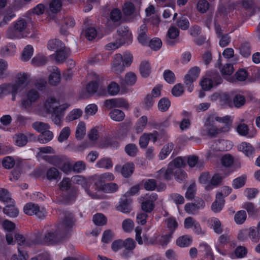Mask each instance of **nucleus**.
I'll list each match as a JSON object with an SVG mask.
<instances>
[{"label":"nucleus","instance_id":"f257e3e1","mask_svg":"<svg viewBox=\"0 0 260 260\" xmlns=\"http://www.w3.org/2000/svg\"><path fill=\"white\" fill-rule=\"evenodd\" d=\"M30 83L28 74L19 73L16 75L14 82L0 86V98L11 94L12 100L14 101L18 94H23L21 105L23 108L42 116L51 113L54 123L61 127L62 125V118L69 104H61L59 100L50 96L42 104L38 105L37 102L40 99L39 93L34 88H29Z\"/></svg>","mask_w":260,"mask_h":260},{"label":"nucleus","instance_id":"f03ea898","mask_svg":"<svg viewBox=\"0 0 260 260\" xmlns=\"http://www.w3.org/2000/svg\"><path fill=\"white\" fill-rule=\"evenodd\" d=\"M74 223L73 216L69 215L62 221L60 226H50L45 227L42 233H38L25 238L22 235L16 236L18 244L20 246H31L37 244L52 245L59 242L62 238V233L71 229Z\"/></svg>","mask_w":260,"mask_h":260},{"label":"nucleus","instance_id":"7ed1b4c3","mask_svg":"<svg viewBox=\"0 0 260 260\" xmlns=\"http://www.w3.org/2000/svg\"><path fill=\"white\" fill-rule=\"evenodd\" d=\"M233 120V117L229 115L219 117L215 114L207 115L205 118L201 134L203 136L214 137L228 132L231 128Z\"/></svg>","mask_w":260,"mask_h":260},{"label":"nucleus","instance_id":"20e7f679","mask_svg":"<svg viewBox=\"0 0 260 260\" xmlns=\"http://www.w3.org/2000/svg\"><path fill=\"white\" fill-rule=\"evenodd\" d=\"M89 82L86 87V91L88 93H96L98 95L104 96L107 95V91L104 83V78L102 75L95 72L90 73L88 76Z\"/></svg>","mask_w":260,"mask_h":260},{"label":"nucleus","instance_id":"39448f33","mask_svg":"<svg viewBox=\"0 0 260 260\" xmlns=\"http://www.w3.org/2000/svg\"><path fill=\"white\" fill-rule=\"evenodd\" d=\"M253 4L252 0H242L239 4H232L230 0H221L218 13L216 14V18L218 19L221 17L224 18L228 14H229L230 17L231 12L234 9L239 10L240 6L244 9L248 10L252 7Z\"/></svg>","mask_w":260,"mask_h":260},{"label":"nucleus","instance_id":"423d86ee","mask_svg":"<svg viewBox=\"0 0 260 260\" xmlns=\"http://www.w3.org/2000/svg\"><path fill=\"white\" fill-rule=\"evenodd\" d=\"M133 60V55L130 52H126L123 55L116 54L111 60V71L116 74H120L124 71L125 67L131 66Z\"/></svg>","mask_w":260,"mask_h":260},{"label":"nucleus","instance_id":"0eeeda50","mask_svg":"<svg viewBox=\"0 0 260 260\" xmlns=\"http://www.w3.org/2000/svg\"><path fill=\"white\" fill-rule=\"evenodd\" d=\"M187 161L185 157H178L170 162L167 169L162 168L158 172L157 177L160 179L169 180L178 169L184 167Z\"/></svg>","mask_w":260,"mask_h":260},{"label":"nucleus","instance_id":"6e6552de","mask_svg":"<svg viewBox=\"0 0 260 260\" xmlns=\"http://www.w3.org/2000/svg\"><path fill=\"white\" fill-rule=\"evenodd\" d=\"M223 178V177L218 174H215L211 177L208 173L205 172L201 174L199 181L204 186L206 190H208L219 184Z\"/></svg>","mask_w":260,"mask_h":260},{"label":"nucleus","instance_id":"1a4fd4ad","mask_svg":"<svg viewBox=\"0 0 260 260\" xmlns=\"http://www.w3.org/2000/svg\"><path fill=\"white\" fill-rule=\"evenodd\" d=\"M233 147L232 142L224 139H220L213 143L210 146L207 153L208 158L215 157L218 155V152L221 151H228Z\"/></svg>","mask_w":260,"mask_h":260},{"label":"nucleus","instance_id":"9d476101","mask_svg":"<svg viewBox=\"0 0 260 260\" xmlns=\"http://www.w3.org/2000/svg\"><path fill=\"white\" fill-rule=\"evenodd\" d=\"M157 199V195L155 193L146 194L141 197V208L146 213L151 212L154 207V202Z\"/></svg>","mask_w":260,"mask_h":260},{"label":"nucleus","instance_id":"9b49d317","mask_svg":"<svg viewBox=\"0 0 260 260\" xmlns=\"http://www.w3.org/2000/svg\"><path fill=\"white\" fill-rule=\"evenodd\" d=\"M24 212L28 215H36L39 218L46 216L47 212L44 208H40L37 205L33 203H28L23 208Z\"/></svg>","mask_w":260,"mask_h":260},{"label":"nucleus","instance_id":"f8f14e48","mask_svg":"<svg viewBox=\"0 0 260 260\" xmlns=\"http://www.w3.org/2000/svg\"><path fill=\"white\" fill-rule=\"evenodd\" d=\"M48 162L59 168L65 173H69L73 169L72 165L67 160L64 161L61 158L57 156H53L52 157H48Z\"/></svg>","mask_w":260,"mask_h":260},{"label":"nucleus","instance_id":"ddd939ff","mask_svg":"<svg viewBox=\"0 0 260 260\" xmlns=\"http://www.w3.org/2000/svg\"><path fill=\"white\" fill-rule=\"evenodd\" d=\"M114 179V175L110 172L105 173L100 175H95L92 177V180L94 181L96 188L101 187L102 185L106 184V182L111 181Z\"/></svg>","mask_w":260,"mask_h":260},{"label":"nucleus","instance_id":"4468645a","mask_svg":"<svg viewBox=\"0 0 260 260\" xmlns=\"http://www.w3.org/2000/svg\"><path fill=\"white\" fill-rule=\"evenodd\" d=\"M184 227L187 230L191 229L196 234H202L200 223L191 217H187L184 219Z\"/></svg>","mask_w":260,"mask_h":260},{"label":"nucleus","instance_id":"2eb2a0df","mask_svg":"<svg viewBox=\"0 0 260 260\" xmlns=\"http://www.w3.org/2000/svg\"><path fill=\"white\" fill-rule=\"evenodd\" d=\"M147 18L145 19L144 22H148L154 25H158L160 20L159 17L155 14V8L153 6L150 5L145 10Z\"/></svg>","mask_w":260,"mask_h":260},{"label":"nucleus","instance_id":"dca6fc26","mask_svg":"<svg viewBox=\"0 0 260 260\" xmlns=\"http://www.w3.org/2000/svg\"><path fill=\"white\" fill-rule=\"evenodd\" d=\"M237 148L238 150L242 152L246 157L253 158L254 156L255 149L251 144L243 142L239 144Z\"/></svg>","mask_w":260,"mask_h":260},{"label":"nucleus","instance_id":"f3484780","mask_svg":"<svg viewBox=\"0 0 260 260\" xmlns=\"http://www.w3.org/2000/svg\"><path fill=\"white\" fill-rule=\"evenodd\" d=\"M90 180V178L87 179L80 175L73 176L71 179L73 183L81 185L84 188L85 191L92 198H96V195L91 194L88 191V185Z\"/></svg>","mask_w":260,"mask_h":260},{"label":"nucleus","instance_id":"a211bd4d","mask_svg":"<svg viewBox=\"0 0 260 260\" xmlns=\"http://www.w3.org/2000/svg\"><path fill=\"white\" fill-rule=\"evenodd\" d=\"M115 171L117 172H121L124 177H128L131 176L134 170V164L132 162H127L122 167L120 165H116L115 167Z\"/></svg>","mask_w":260,"mask_h":260},{"label":"nucleus","instance_id":"6ab92c4d","mask_svg":"<svg viewBox=\"0 0 260 260\" xmlns=\"http://www.w3.org/2000/svg\"><path fill=\"white\" fill-rule=\"evenodd\" d=\"M50 75L49 76V83L53 85L58 83L60 80V74L57 67L55 66L49 67L48 68Z\"/></svg>","mask_w":260,"mask_h":260},{"label":"nucleus","instance_id":"aec40b11","mask_svg":"<svg viewBox=\"0 0 260 260\" xmlns=\"http://www.w3.org/2000/svg\"><path fill=\"white\" fill-rule=\"evenodd\" d=\"M215 29L216 34L219 36H221L219 42L220 46L221 47H224L228 46L231 41L229 35L228 34L222 35V30L220 27V25L217 24L216 23L215 24Z\"/></svg>","mask_w":260,"mask_h":260},{"label":"nucleus","instance_id":"412c9836","mask_svg":"<svg viewBox=\"0 0 260 260\" xmlns=\"http://www.w3.org/2000/svg\"><path fill=\"white\" fill-rule=\"evenodd\" d=\"M236 131L237 133L242 136H247L249 138H253L256 136V131L255 129L248 133V128L246 124L241 123L238 125Z\"/></svg>","mask_w":260,"mask_h":260},{"label":"nucleus","instance_id":"4be33fe9","mask_svg":"<svg viewBox=\"0 0 260 260\" xmlns=\"http://www.w3.org/2000/svg\"><path fill=\"white\" fill-rule=\"evenodd\" d=\"M137 77L135 73L129 72L126 73L124 78L120 81V85L123 86H133L137 81Z\"/></svg>","mask_w":260,"mask_h":260},{"label":"nucleus","instance_id":"5701e85b","mask_svg":"<svg viewBox=\"0 0 260 260\" xmlns=\"http://www.w3.org/2000/svg\"><path fill=\"white\" fill-rule=\"evenodd\" d=\"M117 32L119 36L121 37L120 39L124 43L131 42L132 41V34L129 31L127 27L120 26L117 30Z\"/></svg>","mask_w":260,"mask_h":260},{"label":"nucleus","instance_id":"b1692460","mask_svg":"<svg viewBox=\"0 0 260 260\" xmlns=\"http://www.w3.org/2000/svg\"><path fill=\"white\" fill-rule=\"evenodd\" d=\"M70 53V49L64 46L63 49H60V50L57 51V52L52 54L51 56L54 57V59L57 62L61 63L67 58Z\"/></svg>","mask_w":260,"mask_h":260},{"label":"nucleus","instance_id":"393cba45","mask_svg":"<svg viewBox=\"0 0 260 260\" xmlns=\"http://www.w3.org/2000/svg\"><path fill=\"white\" fill-rule=\"evenodd\" d=\"M221 83V79L220 77H218L215 81H213L209 78H204L201 81L200 84L203 90H209L212 87L219 84Z\"/></svg>","mask_w":260,"mask_h":260},{"label":"nucleus","instance_id":"a878e982","mask_svg":"<svg viewBox=\"0 0 260 260\" xmlns=\"http://www.w3.org/2000/svg\"><path fill=\"white\" fill-rule=\"evenodd\" d=\"M147 26L145 23L142 24L138 30V40L139 43L145 45L147 43L148 37L147 35Z\"/></svg>","mask_w":260,"mask_h":260},{"label":"nucleus","instance_id":"bb28decb","mask_svg":"<svg viewBox=\"0 0 260 260\" xmlns=\"http://www.w3.org/2000/svg\"><path fill=\"white\" fill-rule=\"evenodd\" d=\"M4 208V213L10 217H15L19 213L18 209L14 205V201L5 205Z\"/></svg>","mask_w":260,"mask_h":260},{"label":"nucleus","instance_id":"cd10ccee","mask_svg":"<svg viewBox=\"0 0 260 260\" xmlns=\"http://www.w3.org/2000/svg\"><path fill=\"white\" fill-rule=\"evenodd\" d=\"M83 114L82 110L80 108L72 110L66 116L65 121L67 123L78 119Z\"/></svg>","mask_w":260,"mask_h":260},{"label":"nucleus","instance_id":"c85d7f7f","mask_svg":"<svg viewBox=\"0 0 260 260\" xmlns=\"http://www.w3.org/2000/svg\"><path fill=\"white\" fill-rule=\"evenodd\" d=\"M148 122V118L146 116H142L139 118L135 123L134 129L135 133L139 134L145 129Z\"/></svg>","mask_w":260,"mask_h":260},{"label":"nucleus","instance_id":"c756f323","mask_svg":"<svg viewBox=\"0 0 260 260\" xmlns=\"http://www.w3.org/2000/svg\"><path fill=\"white\" fill-rule=\"evenodd\" d=\"M64 44L60 40L53 39L50 40L47 44V48L48 50L55 51L60 50L64 48Z\"/></svg>","mask_w":260,"mask_h":260},{"label":"nucleus","instance_id":"7c9ffc66","mask_svg":"<svg viewBox=\"0 0 260 260\" xmlns=\"http://www.w3.org/2000/svg\"><path fill=\"white\" fill-rule=\"evenodd\" d=\"M144 186L146 190H153L156 188L158 191H161L166 188L164 184H161L159 186H157L156 181L153 179L146 180L144 183Z\"/></svg>","mask_w":260,"mask_h":260},{"label":"nucleus","instance_id":"2f4dec72","mask_svg":"<svg viewBox=\"0 0 260 260\" xmlns=\"http://www.w3.org/2000/svg\"><path fill=\"white\" fill-rule=\"evenodd\" d=\"M192 242V238L190 235H183L180 236L176 240V244L180 247L189 246Z\"/></svg>","mask_w":260,"mask_h":260},{"label":"nucleus","instance_id":"473e14b6","mask_svg":"<svg viewBox=\"0 0 260 260\" xmlns=\"http://www.w3.org/2000/svg\"><path fill=\"white\" fill-rule=\"evenodd\" d=\"M86 125L85 122L80 121L76 128L75 137L78 140L82 139L85 136Z\"/></svg>","mask_w":260,"mask_h":260},{"label":"nucleus","instance_id":"72a5a7b5","mask_svg":"<svg viewBox=\"0 0 260 260\" xmlns=\"http://www.w3.org/2000/svg\"><path fill=\"white\" fill-rule=\"evenodd\" d=\"M220 71L223 75V77L230 82H232L234 80L233 77H230L234 72V68L231 64L227 63L223 66Z\"/></svg>","mask_w":260,"mask_h":260},{"label":"nucleus","instance_id":"f704fd0d","mask_svg":"<svg viewBox=\"0 0 260 260\" xmlns=\"http://www.w3.org/2000/svg\"><path fill=\"white\" fill-rule=\"evenodd\" d=\"M38 152L37 155L40 158H42L48 161V157H52L53 156H48L45 155L46 154L54 153V149L50 146L42 147L38 148Z\"/></svg>","mask_w":260,"mask_h":260},{"label":"nucleus","instance_id":"c9c22d12","mask_svg":"<svg viewBox=\"0 0 260 260\" xmlns=\"http://www.w3.org/2000/svg\"><path fill=\"white\" fill-rule=\"evenodd\" d=\"M54 135L53 133L47 129L42 133L38 137V141L41 144H45L53 139Z\"/></svg>","mask_w":260,"mask_h":260},{"label":"nucleus","instance_id":"e433bc0d","mask_svg":"<svg viewBox=\"0 0 260 260\" xmlns=\"http://www.w3.org/2000/svg\"><path fill=\"white\" fill-rule=\"evenodd\" d=\"M140 73L141 75L144 78L149 76L151 73V67L150 63L146 61L141 62L139 68Z\"/></svg>","mask_w":260,"mask_h":260},{"label":"nucleus","instance_id":"4c0bfd02","mask_svg":"<svg viewBox=\"0 0 260 260\" xmlns=\"http://www.w3.org/2000/svg\"><path fill=\"white\" fill-rule=\"evenodd\" d=\"M209 224L215 233L218 234L221 233L222 228L221 222L218 218L215 217L211 218L209 220Z\"/></svg>","mask_w":260,"mask_h":260},{"label":"nucleus","instance_id":"58836bf2","mask_svg":"<svg viewBox=\"0 0 260 260\" xmlns=\"http://www.w3.org/2000/svg\"><path fill=\"white\" fill-rule=\"evenodd\" d=\"M61 3L60 0H53L50 4L47 11L49 15L57 13L60 11L61 7Z\"/></svg>","mask_w":260,"mask_h":260},{"label":"nucleus","instance_id":"ea45409f","mask_svg":"<svg viewBox=\"0 0 260 260\" xmlns=\"http://www.w3.org/2000/svg\"><path fill=\"white\" fill-rule=\"evenodd\" d=\"M7 37L10 39H20L24 37L25 35L21 34L20 32H18L16 29V28L13 25L9 28L7 30Z\"/></svg>","mask_w":260,"mask_h":260},{"label":"nucleus","instance_id":"a19ab883","mask_svg":"<svg viewBox=\"0 0 260 260\" xmlns=\"http://www.w3.org/2000/svg\"><path fill=\"white\" fill-rule=\"evenodd\" d=\"M96 189L98 190H101L106 193H112L117 190L118 186L114 183H108L104 184L101 187H98Z\"/></svg>","mask_w":260,"mask_h":260},{"label":"nucleus","instance_id":"79ce46f5","mask_svg":"<svg viewBox=\"0 0 260 260\" xmlns=\"http://www.w3.org/2000/svg\"><path fill=\"white\" fill-rule=\"evenodd\" d=\"M110 118L116 121H121L125 117L123 111L118 109H113L109 113Z\"/></svg>","mask_w":260,"mask_h":260},{"label":"nucleus","instance_id":"37998d69","mask_svg":"<svg viewBox=\"0 0 260 260\" xmlns=\"http://www.w3.org/2000/svg\"><path fill=\"white\" fill-rule=\"evenodd\" d=\"M96 167L99 168L109 169L112 168L113 164L109 158H102L97 161Z\"/></svg>","mask_w":260,"mask_h":260},{"label":"nucleus","instance_id":"c03bdc74","mask_svg":"<svg viewBox=\"0 0 260 260\" xmlns=\"http://www.w3.org/2000/svg\"><path fill=\"white\" fill-rule=\"evenodd\" d=\"M0 201L4 203L5 205L13 202V200L11 198L9 192L5 188H0Z\"/></svg>","mask_w":260,"mask_h":260},{"label":"nucleus","instance_id":"a18cd8bd","mask_svg":"<svg viewBox=\"0 0 260 260\" xmlns=\"http://www.w3.org/2000/svg\"><path fill=\"white\" fill-rule=\"evenodd\" d=\"M173 148L174 145L172 143L165 145L159 153V157L160 159L161 160L165 159L169 155Z\"/></svg>","mask_w":260,"mask_h":260},{"label":"nucleus","instance_id":"49530a36","mask_svg":"<svg viewBox=\"0 0 260 260\" xmlns=\"http://www.w3.org/2000/svg\"><path fill=\"white\" fill-rule=\"evenodd\" d=\"M104 140H101L100 141V144H99V146L101 148H104L107 147H111L112 148H117L119 146L118 143L112 140L111 138H108L105 141V142L104 143L103 141Z\"/></svg>","mask_w":260,"mask_h":260},{"label":"nucleus","instance_id":"de8ad7c7","mask_svg":"<svg viewBox=\"0 0 260 260\" xmlns=\"http://www.w3.org/2000/svg\"><path fill=\"white\" fill-rule=\"evenodd\" d=\"M247 253V250L246 247L240 246L237 247L235 250V254H232L230 257L234 259L235 258H243Z\"/></svg>","mask_w":260,"mask_h":260},{"label":"nucleus","instance_id":"09e8293b","mask_svg":"<svg viewBox=\"0 0 260 260\" xmlns=\"http://www.w3.org/2000/svg\"><path fill=\"white\" fill-rule=\"evenodd\" d=\"M224 204V199H218L217 196H216V200L213 203L211 209L215 213H218L220 212Z\"/></svg>","mask_w":260,"mask_h":260},{"label":"nucleus","instance_id":"8fccbe9b","mask_svg":"<svg viewBox=\"0 0 260 260\" xmlns=\"http://www.w3.org/2000/svg\"><path fill=\"white\" fill-rule=\"evenodd\" d=\"M14 11L12 9H8L3 15V21L0 22V26L6 24L15 17Z\"/></svg>","mask_w":260,"mask_h":260},{"label":"nucleus","instance_id":"3c124183","mask_svg":"<svg viewBox=\"0 0 260 260\" xmlns=\"http://www.w3.org/2000/svg\"><path fill=\"white\" fill-rule=\"evenodd\" d=\"M242 208L245 209L249 216L255 215L258 211L254 204L251 202H245L242 205Z\"/></svg>","mask_w":260,"mask_h":260},{"label":"nucleus","instance_id":"603ef678","mask_svg":"<svg viewBox=\"0 0 260 260\" xmlns=\"http://www.w3.org/2000/svg\"><path fill=\"white\" fill-rule=\"evenodd\" d=\"M71 134V128L69 126L63 127L60 131L57 138L59 142L62 143L67 140Z\"/></svg>","mask_w":260,"mask_h":260},{"label":"nucleus","instance_id":"864d4df0","mask_svg":"<svg viewBox=\"0 0 260 260\" xmlns=\"http://www.w3.org/2000/svg\"><path fill=\"white\" fill-rule=\"evenodd\" d=\"M98 111V106L94 104L88 105L85 109V118L87 119L89 116L94 115Z\"/></svg>","mask_w":260,"mask_h":260},{"label":"nucleus","instance_id":"5fc2aeb1","mask_svg":"<svg viewBox=\"0 0 260 260\" xmlns=\"http://www.w3.org/2000/svg\"><path fill=\"white\" fill-rule=\"evenodd\" d=\"M120 90L119 85L115 82H112L107 86V94L111 96L117 95Z\"/></svg>","mask_w":260,"mask_h":260},{"label":"nucleus","instance_id":"6e6d98bb","mask_svg":"<svg viewBox=\"0 0 260 260\" xmlns=\"http://www.w3.org/2000/svg\"><path fill=\"white\" fill-rule=\"evenodd\" d=\"M246 179L247 177L245 175L236 178L233 181V187L235 189H239L242 187L245 184Z\"/></svg>","mask_w":260,"mask_h":260},{"label":"nucleus","instance_id":"4d7b16f0","mask_svg":"<svg viewBox=\"0 0 260 260\" xmlns=\"http://www.w3.org/2000/svg\"><path fill=\"white\" fill-rule=\"evenodd\" d=\"M34 53V48L30 45H27L23 49L22 54V59L23 61L28 60L32 56Z\"/></svg>","mask_w":260,"mask_h":260},{"label":"nucleus","instance_id":"13d9d810","mask_svg":"<svg viewBox=\"0 0 260 260\" xmlns=\"http://www.w3.org/2000/svg\"><path fill=\"white\" fill-rule=\"evenodd\" d=\"M188 166L191 167H196L200 168L203 166V162L199 161L197 156L192 155L188 157L187 161Z\"/></svg>","mask_w":260,"mask_h":260},{"label":"nucleus","instance_id":"bf43d9fd","mask_svg":"<svg viewBox=\"0 0 260 260\" xmlns=\"http://www.w3.org/2000/svg\"><path fill=\"white\" fill-rule=\"evenodd\" d=\"M247 218V214L245 211L240 210L238 211L235 215L234 220L238 224L243 223Z\"/></svg>","mask_w":260,"mask_h":260},{"label":"nucleus","instance_id":"052dcab7","mask_svg":"<svg viewBox=\"0 0 260 260\" xmlns=\"http://www.w3.org/2000/svg\"><path fill=\"white\" fill-rule=\"evenodd\" d=\"M16 52V46L13 43H9L2 49L4 55H13Z\"/></svg>","mask_w":260,"mask_h":260},{"label":"nucleus","instance_id":"680f3d73","mask_svg":"<svg viewBox=\"0 0 260 260\" xmlns=\"http://www.w3.org/2000/svg\"><path fill=\"white\" fill-rule=\"evenodd\" d=\"M47 58L43 55H38L34 57L31 60V63L35 66H42L47 62Z\"/></svg>","mask_w":260,"mask_h":260},{"label":"nucleus","instance_id":"e2e57ef3","mask_svg":"<svg viewBox=\"0 0 260 260\" xmlns=\"http://www.w3.org/2000/svg\"><path fill=\"white\" fill-rule=\"evenodd\" d=\"M123 11L126 16H130L132 15H135L136 17L138 16V15L135 13V7L134 5L131 3H127L124 4L123 8Z\"/></svg>","mask_w":260,"mask_h":260},{"label":"nucleus","instance_id":"0e129e2a","mask_svg":"<svg viewBox=\"0 0 260 260\" xmlns=\"http://www.w3.org/2000/svg\"><path fill=\"white\" fill-rule=\"evenodd\" d=\"M32 127L37 132L41 133L50 128V125L42 122H36L33 123Z\"/></svg>","mask_w":260,"mask_h":260},{"label":"nucleus","instance_id":"69168bd1","mask_svg":"<svg viewBox=\"0 0 260 260\" xmlns=\"http://www.w3.org/2000/svg\"><path fill=\"white\" fill-rule=\"evenodd\" d=\"M200 72V70L199 68L196 67H193L189 71L184 78H189L193 81H196L199 76Z\"/></svg>","mask_w":260,"mask_h":260},{"label":"nucleus","instance_id":"338daca9","mask_svg":"<svg viewBox=\"0 0 260 260\" xmlns=\"http://www.w3.org/2000/svg\"><path fill=\"white\" fill-rule=\"evenodd\" d=\"M26 25V22L23 19H19L14 23V26L16 28L17 31L24 35Z\"/></svg>","mask_w":260,"mask_h":260},{"label":"nucleus","instance_id":"774afa93","mask_svg":"<svg viewBox=\"0 0 260 260\" xmlns=\"http://www.w3.org/2000/svg\"><path fill=\"white\" fill-rule=\"evenodd\" d=\"M169 200L177 205L183 204L184 203V197L182 195L177 193L171 194L169 196Z\"/></svg>","mask_w":260,"mask_h":260}]
</instances>
